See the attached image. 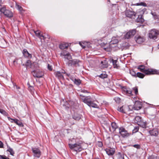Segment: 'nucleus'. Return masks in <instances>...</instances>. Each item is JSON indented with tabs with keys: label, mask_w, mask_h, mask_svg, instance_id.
I'll return each mask as SVG.
<instances>
[{
	"label": "nucleus",
	"mask_w": 159,
	"mask_h": 159,
	"mask_svg": "<svg viewBox=\"0 0 159 159\" xmlns=\"http://www.w3.org/2000/svg\"><path fill=\"white\" fill-rule=\"evenodd\" d=\"M138 69L140 71L147 75H152L158 74L159 71L156 69L148 68L144 65H139L138 66Z\"/></svg>",
	"instance_id": "nucleus-1"
},
{
	"label": "nucleus",
	"mask_w": 159,
	"mask_h": 159,
	"mask_svg": "<svg viewBox=\"0 0 159 159\" xmlns=\"http://www.w3.org/2000/svg\"><path fill=\"white\" fill-rule=\"evenodd\" d=\"M83 142L81 141L76 142L75 144H69V146L70 148L73 151H76V152L81 151L83 150L82 144Z\"/></svg>",
	"instance_id": "nucleus-2"
},
{
	"label": "nucleus",
	"mask_w": 159,
	"mask_h": 159,
	"mask_svg": "<svg viewBox=\"0 0 159 159\" xmlns=\"http://www.w3.org/2000/svg\"><path fill=\"white\" fill-rule=\"evenodd\" d=\"M118 42V41L117 39H112L111 40L109 44L105 43H101V46L105 50L109 51L110 49L112 47L111 45L117 43Z\"/></svg>",
	"instance_id": "nucleus-3"
},
{
	"label": "nucleus",
	"mask_w": 159,
	"mask_h": 159,
	"mask_svg": "<svg viewBox=\"0 0 159 159\" xmlns=\"http://www.w3.org/2000/svg\"><path fill=\"white\" fill-rule=\"evenodd\" d=\"M159 35V30L155 29H152L149 33V37L154 40L156 39Z\"/></svg>",
	"instance_id": "nucleus-4"
},
{
	"label": "nucleus",
	"mask_w": 159,
	"mask_h": 159,
	"mask_svg": "<svg viewBox=\"0 0 159 159\" xmlns=\"http://www.w3.org/2000/svg\"><path fill=\"white\" fill-rule=\"evenodd\" d=\"M2 13L3 14L4 16L7 17L11 18L13 16L12 12L10 10L6 9L5 6H3L2 7L1 14Z\"/></svg>",
	"instance_id": "nucleus-5"
},
{
	"label": "nucleus",
	"mask_w": 159,
	"mask_h": 159,
	"mask_svg": "<svg viewBox=\"0 0 159 159\" xmlns=\"http://www.w3.org/2000/svg\"><path fill=\"white\" fill-rule=\"evenodd\" d=\"M125 14L126 17L132 19H135L136 17V13L129 10H126Z\"/></svg>",
	"instance_id": "nucleus-6"
},
{
	"label": "nucleus",
	"mask_w": 159,
	"mask_h": 159,
	"mask_svg": "<svg viewBox=\"0 0 159 159\" xmlns=\"http://www.w3.org/2000/svg\"><path fill=\"white\" fill-rule=\"evenodd\" d=\"M119 133L123 137H127L129 135L127 131L123 127H121L119 128Z\"/></svg>",
	"instance_id": "nucleus-7"
},
{
	"label": "nucleus",
	"mask_w": 159,
	"mask_h": 159,
	"mask_svg": "<svg viewBox=\"0 0 159 159\" xmlns=\"http://www.w3.org/2000/svg\"><path fill=\"white\" fill-rule=\"evenodd\" d=\"M32 151L34 157L39 158L41 155V152L40 149L37 148H32Z\"/></svg>",
	"instance_id": "nucleus-8"
},
{
	"label": "nucleus",
	"mask_w": 159,
	"mask_h": 159,
	"mask_svg": "<svg viewBox=\"0 0 159 159\" xmlns=\"http://www.w3.org/2000/svg\"><path fill=\"white\" fill-rule=\"evenodd\" d=\"M136 33V31L135 30H130L125 35V39H129L133 37Z\"/></svg>",
	"instance_id": "nucleus-9"
},
{
	"label": "nucleus",
	"mask_w": 159,
	"mask_h": 159,
	"mask_svg": "<svg viewBox=\"0 0 159 159\" xmlns=\"http://www.w3.org/2000/svg\"><path fill=\"white\" fill-rule=\"evenodd\" d=\"M80 96L81 97V99L83 102L88 105L89 104V103L92 101V98L90 96H88L85 97L81 94L80 95Z\"/></svg>",
	"instance_id": "nucleus-10"
},
{
	"label": "nucleus",
	"mask_w": 159,
	"mask_h": 159,
	"mask_svg": "<svg viewBox=\"0 0 159 159\" xmlns=\"http://www.w3.org/2000/svg\"><path fill=\"white\" fill-rule=\"evenodd\" d=\"M117 110L124 113H126L130 111L129 107L126 105H123L120 107H118Z\"/></svg>",
	"instance_id": "nucleus-11"
},
{
	"label": "nucleus",
	"mask_w": 159,
	"mask_h": 159,
	"mask_svg": "<svg viewBox=\"0 0 159 159\" xmlns=\"http://www.w3.org/2000/svg\"><path fill=\"white\" fill-rule=\"evenodd\" d=\"M79 62L80 61L77 59L70 60L68 62V65L72 67L77 66H79Z\"/></svg>",
	"instance_id": "nucleus-12"
},
{
	"label": "nucleus",
	"mask_w": 159,
	"mask_h": 159,
	"mask_svg": "<svg viewBox=\"0 0 159 159\" xmlns=\"http://www.w3.org/2000/svg\"><path fill=\"white\" fill-rule=\"evenodd\" d=\"M33 75L34 77L40 78L42 77L44 75L42 71L34 70Z\"/></svg>",
	"instance_id": "nucleus-13"
},
{
	"label": "nucleus",
	"mask_w": 159,
	"mask_h": 159,
	"mask_svg": "<svg viewBox=\"0 0 159 159\" xmlns=\"http://www.w3.org/2000/svg\"><path fill=\"white\" fill-rule=\"evenodd\" d=\"M107 154L109 156L113 155L115 152V149L114 148H108L105 149Z\"/></svg>",
	"instance_id": "nucleus-14"
},
{
	"label": "nucleus",
	"mask_w": 159,
	"mask_h": 159,
	"mask_svg": "<svg viewBox=\"0 0 159 159\" xmlns=\"http://www.w3.org/2000/svg\"><path fill=\"white\" fill-rule=\"evenodd\" d=\"M135 40L137 43L141 44L145 40V38L143 36L138 35L135 37Z\"/></svg>",
	"instance_id": "nucleus-15"
},
{
	"label": "nucleus",
	"mask_w": 159,
	"mask_h": 159,
	"mask_svg": "<svg viewBox=\"0 0 159 159\" xmlns=\"http://www.w3.org/2000/svg\"><path fill=\"white\" fill-rule=\"evenodd\" d=\"M142 106V102L139 101H136L134 106L133 109L134 110H139L141 109Z\"/></svg>",
	"instance_id": "nucleus-16"
},
{
	"label": "nucleus",
	"mask_w": 159,
	"mask_h": 159,
	"mask_svg": "<svg viewBox=\"0 0 159 159\" xmlns=\"http://www.w3.org/2000/svg\"><path fill=\"white\" fill-rule=\"evenodd\" d=\"M9 120H11V122L12 123L14 122L17 125H18L19 126L23 127L24 126L22 123L17 119H13L12 118H9Z\"/></svg>",
	"instance_id": "nucleus-17"
},
{
	"label": "nucleus",
	"mask_w": 159,
	"mask_h": 159,
	"mask_svg": "<svg viewBox=\"0 0 159 159\" xmlns=\"http://www.w3.org/2000/svg\"><path fill=\"white\" fill-rule=\"evenodd\" d=\"M149 132L151 136H157L158 134V131L156 129H154L150 130Z\"/></svg>",
	"instance_id": "nucleus-18"
},
{
	"label": "nucleus",
	"mask_w": 159,
	"mask_h": 159,
	"mask_svg": "<svg viewBox=\"0 0 159 159\" xmlns=\"http://www.w3.org/2000/svg\"><path fill=\"white\" fill-rule=\"evenodd\" d=\"M123 90L124 92L128 96H130L133 95L132 91L130 89L124 88Z\"/></svg>",
	"instance_id": "nucleus-19"
},
{
	"label": "nucleus",
	"mask_w": 159,
	"mask_h": 159,
	"mask_svg": "<svg viewBox=\"0 0 159 159\" xmlns=\"http://www.w3.org/2000/svg\"><path fill=\"white\" fill-rule=\"evenodd\" d=\"M69 46V44L67 43H63L60 44L59 45V48L61 49H64L67 48Z\"/></svg>",
	"instance_id": "nucleus-20"
},
{
	"label": "nucleus",
	"mask_w": 159,
	"mask_h": 159,
	"mask_svg": "<svg viewBox=\"0 0 159 159\" xmlns=\"http://www.w3.org/2000/svg\"><path fill=\"white\" fill-rule=\"evenodd\" d=\"M23 53L25 57L29 58H31L32 57V55L29 53L26 49H24L23 50Z\"/></svg>",
	"instance_id": "nucleus-21"
},
{
	"label": "nucleus",
	"mask_w": 159,
	"mask_h": 159,
	"mask_svg": "<svg viewBox=\"0 0 159 159\" xmlns=\"http://www.w3.org/2000/svg\"><path fill=\"white\" fill-rule=\"evenodd\" d=\"M34 32L35 35L39 37L41 40L42 39L44 40L45 39V38L43 35L41 34L40 32L39 31H34Z\"/></svg>",
	"instance_id": "nucleus-22"
},
{
	"label": "nucleus",
	"mask_w": 159,
	"mask_h": 159,
	"mask_svg": "<svg viewBox=\"0 0 159 159\" xmlns=\"http://www.w3.org/2000/svg\"><path fill=\"white\" fill-rule=\"evenodd\" d=\"M115 157L116 159H124L123 154L120 152L116 154Z\"/></svg>",
	"instance_id": "nucleus-23"
},
{
	"label": "nucleus",
	"mask_w": 159,
	"mask_h": 159,
	"mask_svg": "<svg viewBox=\"0 0 159 159\" xmlns=\"http://www.w3.org/2000/svg\"><path fill=\"white\" fill-rule=\"evenodd\" d=\"M55 76L57 77L58 79H64V77L63 75H62L61 73L59 71L56 72L55 73Z\"/></svg>",
	"instance_id": "nucleus-24"
},
{
	"label": "nucleus",
	"mask_w": 159,
	"mask_h": 159,
	"mask_svg": "<svg viewBox=\"0 0 159 159\" xmlns=\"http://www.w3.org/2000/svg\"><path fill=\"white\" fill-rule=\"evenodd\" d=\"M136 21L137 22L143 23L144 21V20L142 15H139L138 16L136 20Z\"/></svg>",
	"instance_id": "nucleus-25"
},
{
	"label": "nucleus",
	"mask_w": 159,
	"mask_h": 159,
	"mask_svg": "<svg viewBox=\"0 0 159 159\" xmlns=\"http://www.w3.org/2000/svg\"><path fill=\"white\" fill-rule=\"evenodd\" d=\"M81 118V115L76 114H75L73 116V118L76 120H79Z\"/></svg>",
	"instance_id": "nucleus-26"
},
{
	"label": "nucleus",
	"mask_w": 159,
	"mask_h": 159,
	"mask_svg": "<svg viewBox=\"0 0 159 159\" xmlns=\"http://www.w3.org/2000/svg\"><path fill=\"white\" fill-rule=\"evenodd\" d=\"M111 125L113 131H115L116 129L117 128L116 123L114 122H112Z\"/></svg>",
	"instance_id": "nucleus-27"
},
{
	"label": "nucleus",
	"mask_w": 159,
	"mask_h": 159,
	"mask_svg": "<svg viewBox=\"0 0 159 159\" xmlns=\"http://www.w3.org/2000/svg\"><path fill=\"white\" fill-rule=\"evenodd\" d=\"M141 120V117L139 116H137L135 117L134 121L135 123H137V124Z\"/></svg>",
	"instance_id": "nucleus-28"
},
{
	"label": "nucleus",
	"mask_w": 159,
	"mask_h": 159,
	"mask_svg": "<svg viewBox=\"0 0 159 159\" xmlns=\"http://www.w3.org/2000/svg\"><path fill=\"white\" fill-rule=\"evenodd\" d=\"M88 105L90 107L94 108H97L98 107V105L96 103H94L92 101L89 103V104H88Z\"/></svg>",
	"instance_id": "nucleus-29"
},
{
	"label": "nucleus",
	"mask_w": 159,
	"mask_h": 159,
	"mask_svg": "<svg viewBox=\"0 0 159 159\" xmlns=\"http://www.w3.org/2000/svg\"><path fill=\"white\" fill-rule=\"evenodd\" d=\"M145 76V75L140 72H138L136 73V77H138L139 78L142 79Z\"/></svg>",
	"instance_id": "nucleus-30"
},
{
	"label": "nucleus",
	"mask_w": 159,
	"mask_h": 159,
	"mask_svg": "<svg viewBox=\"0 0 159 159\" xmlns=\"http://www.w3.org/2000/svg\"><path fill=\"white\" fill-rule=\"evenodd\" d=\"M114 68H118V66L117 64V61L116 60H112Z\"/></svg>",
	"instance_id": "nucleus-31"
},
{
	"label": "nucleus",
	"mask_w": 159,
	"mask_h": 159,
	"mask_svg": "<svg viewBox=\"0 0 159 159\" xmlns=\"http://www.w3.org/2000/svg\"><path fill=\"white\" fill-rule=\"evenodd\" d=\"M68 53L66 51H63L60 53V55L61 56H64V58H66V55Z\"/></svg>",
	"instance_id": "nucleus-32"
},
{
	"label": "nucleus",
	"mask_w": 159,
	"mask_h": 159,
	"mask_svg": "<svg viewBox=\"0 0 159 159\" xmlns=\"http://www.w3.org/2000/svg\"><path fill=\"white\" fill-rule=\"evenodd\" d=\"M138 125L143 128H145L146 126V124L145 122L143 121L142 120L139 122Z\"/></svg>",
	"instance_id": "nucleus-33"
},
{
	"label": "nucleus",
	"mask_w": 159,
	"mask_h": 159,
	"mask_svg": "<svg viewBox=\"0 0 159 159\" xmlns=\"http://www.w3.org/2000/svg\"><path fill=\"white\" fill-rule=\"evenodd\" d=\"M31 65V61L30 60H27L26 62V64L25 65V66H26L27 67H30Z\"/></svg>",
	"instance_id": "nucleus-34"
},
{
	"label": "nucleus",
	"mask_w": 159,
	"mask_h": 159,
	"mask_svg": "<svg viewBox=\"0 0 159 159\" xmlns=\"http://www.w3.org/2000/svg\"><path fill=\"white\" fill-rule=\"evenodd\" d=\"M130 73L133 76L136 77V74L133 70L131 69L130 70Z\"/></svg>",
	"instance_id": "nucleus-35"
},
{
	"label": "nucleus",
	"mask_w": 159,
	"mask_h": 159,
	"mask_svg": "<svg viewBox=\"0 0 159 159\" xmlns=\"http://www.w3.org/2000/svg\"><path fill=\"white\" fill-rule=\"evenodd\" d=\"M74 83L77 85H79L81 84V80L79 79H75L74 81Z\"/></svg>",
	"instance_id": "nucleus-36"
},
{
	"label": "nucleus",
	"mask_w": 159,
	"mask_h": 159,
	"mask_svg": "<svg viewBox=\"0 0 159 159\" xmlns=\"http://www.w3.org/2000/svg\"><path fill=\"white\" fill-rule=\"evenodd\" d=\"M7 151L9 152L11 155L13 156V155L14 154V152L12 149L10 148L7 150Z\"/></svg>",
	"instance_id": "nucleus-37"
},
{
	"label": "nucleus",
	"mask_w": 159,
	"mask_h": 159,
	"mask_svg": "<svg viewBox=\"0 0 159 159\" xmlns=\"http://www.w3.org/2000/svg\"><path fill=\"white\" fill-rule=\"evenodd\" d=\"M16 8L19 11H23V9L21 6L16 4Z\"/></svg>",
	"instance_id": "nucleus-38"
},
{
	"label": "nucleus",
	"mask_w": 159,
	"mask_h": 159,
	"mask_svg": "<svg viewBox=\"0 0 159 159\" xmlns=\"http://www.w3.org/2000/svg\"><path fill=\"white\" fill-rule=\"evenodd\" d=\"M99 77L102 79H104L107 78V75L106 74H102L99 76Z\"/></svg>",
	"instance_id": "nucleus-39"
},
{
	"label": "nucleus",
	"mask_w": 159,
	"mask_h": 159,
	"mask_svg": "<svg viewBox=\"0 0 159 159\" xmlns=\"http://www.w3.org/2000/svg\"><path fill=\"white\" fill-rule=\"evenodd\" d=\"M0 112L4 115L6 116L7 114L6 111L2 109H0Z\"/></svg>",
	"instance_id": "nucleus-40"
},
{
	"label": "nucleus",
	"mask_w": 159,
	"mask_h": 159,
	"mask_svg": "<svg viewBox=\"0 0 159 159\" xmlns=\"http://www.w3.org/2000/svg\"><path fill=\"white\" fill-rule=\"evenodd\" d=\"M133 90L134 91L135 95H137L138 94V89L137 87L134 88Z\"/></svg>",
	"instance_id": "nucleus-41"
},
{
	"label": "nucleus",
	"mask_w": 159,
	"mask_h": 159,
	"mask_svg": "<svg viewBox=\"0 0 159 159\" xmlns=\"http://www.w3.org/2000/svg\"><path fill=\"white\" fill-rule=\"evenodd\" d=\"M71 58L72 57L70 55V54L68 53L66 55V59H67V60L69 61L70 60V59H71Z\"/></svg>",
	"instance_id": "nucleus-42"
},
{
	"label": "nucleus",
	"mask_w": 159,
	"mask_h": 159,
	"mask_svg": "<svg viewBox=\"0 0 159 159\" xmlns=\"http://www.w3.org/2000/svg\"><path fill=\"white\" fill-rule=\"evenodd\" d=\"M138 5H140V6H143L144 7H146L147 6V4H146L144 2H141L140 3H137Z\"/></svg>",
	"instance_id": "nucleus-43"
},
{
	"label": "nucleus",
	"mask_w": 159,
	"mask_h": 159,
	"mask_svg": "<svg viewBox=\"0 0 159 159\" xmlns=\"http://www.w3.org/2000/svg\"><path fill=\"white\" fill-rule=\"evenodd\" d=\"M0 159H10L5 155H0Z\"/></svg>",
	"instance_id": "nucleus-44"
},
{
	"label": "nucleus",
	"mask_w": 159,
	"mask_h": 159,
	"mask_svg": "<svg viewBox=\"0 0 159 159\" xmlns=\"http://www.w3.org/2000/svg\"><path fill=\"white\" fill-rule=\"evenodd\" d=\"M152 14L153 16L155 19H157L158 16L155 12L152 13Z\"/></svg>",
	"instance_id": "nucleus-45"
},
{
	"label": "nucleus",
	"mask_w": 159,
	"mask_h": 159,
	"mask_svg": "<svg viewBox=\"0 0 159 159\" xmlns=\"http://www.w3.org/2000/svg\"><path fill=\"white\" fill-rule=\"evenodd\" d=\"M132 146L137 149H139L140 148V146L138 144L134 145H132Z\"/></svg>",
	"instance_id": "nucleus-46"
},
{
	"label": "nucleus",
	"mask_w": 159,
	"mask_h": 159,
	"mask_svg": "<svg viewBox=\"0 0 159 159\" xmlns=\"http://www.w3.org/2000/svg\"><path fill=\"white\" fill-rule=\"evenodd\" d=\"M97 145L100 147H102L103 146V144L101 142L98 141L97 143Z\"/></svg>",
	"instance_id": "nucleus-47"
},
{
	"label": "nucleus",
	"mask_w": 159,
	"mask_h": 159,
	"mask_svg": "<svg viewBox=\"0 0 159 159\" xmlns=\"http://www.w3.org/2000/svg\"><path fill=\"white\" fill-rule=\"evenodd\" d=\"M104 62L103 61H101V64H103V66H102V68H106L107 67V65H106V64H103V63Z\"/></svg>",
	"instance_id": "nucleus-48"
},
{
	"label": "nucleus",
	"mask_w": 159,
	"mask_h": 159,
	"mask_svg": "<svg viewBox=\"0 0 159 159\" xmlns=\"http://www.w3.org/2000/svg\"><path fill=\"white\" fill-rule=\"evenodd\" d=\"M139 128L138 127H136L134 128V129L133 130L134 132H136L139 130Z\"/></svg>",
	"instance_id": "nucleus-49"
},
{
	"label": "nucleus",
	"mask_w": 159,
	"mask_h": 159,
	"mask_svg": "<svg viewBox=\"0 0 159 159\" xmlns=\"http://www.w3.org/2000/svg\"><path fill=\"white\" fill-rule=\"evenodd\" d=\"M48 69L50 71H51L52 70V66H51L49 64H48Z\"/></svg>",
	"instance_id": "nucleus-50"
},
{
	"label": "nucleus",
	"mask_w": 159,
	"mask_h": 159,
	"mask_svg": "<svg viewBox=\"0 0 159 159\" xmlns=\"http://www.w3.org/2000/svg\"><path fill=\"white\" fill-rule=\"evenodd\" d=\"M149 159H159V158L157 157L151 156L150 157Z\"/></svg>",
	"instance_id": "nucleus-51"
},
{
	"label": "nucleus",
	"mask_w": 159,
	"mask_h": 159,
	"mask_svg": "<svg viewBox=\"0 0 159 159\" xmlns=\"http://www.w3.org/2000/svg\"><path fill=\"white\" fill-rule=\"evenodd\" d=\"M3 147V143L0 141V148H2Z\"/></svg>",
	"instance_id": "nucleus-52"
},
{
	"label": "nucleus",
	"mask_w": 159,
	"mask_h": 159,
	"mask_svg": "<svg viewBox=\"0 0 159 159\" xmlns=\"http://www.w3.org/2000/svg\"><path fill=\"white\" fill-rule=\"evenodd\" d=\"M82 92L84 93H88V91L86 90H83Z\"/></svg>",
	"instance_id": "nucleus-53"
},
{
	"label": "nucleus",
	"mask_w": 159,
	"mask_h": 159,
	"mask_svg": "<svg viewBox=\"0 0 159 159\" xmlns=\"http://www.w3.org/2000/svg\"><path fill=\"white\" fill-rule=\"evenodd\" d=\"M79 44H80V45L83 47V48H85V46H83L82 44L80 43H79Z\"/></svg>",
	"instance_id": "nucleus-54"
},
{
	"label": "nucleus",
	"mask_w": 159,
	"mask_h": 159,
	"mask_svg": "<svg viewBox=\"0 0 159 159\" xmlns=\"http://www.w3.org/2000/svg\"><path fill=\"white\" fill-rule=\"evenodd\" d=\"M28 85H29V87H30L32 89H33V87L31 86H30V85L29 84H28Z\"/></svg>",
	"instance_id": "nucleus-55"
},
{
	"label": "nucleus",
	"mask_w": 159,
	"mask_h": 159,
	"mask_svg": "<svg viewBox=\"0 0 159 159\" xmlns=\"http://www.w3.org/2000/svg\"><path fill=\"white\" fill-rule=\"evenodd\" d=\"M66 75L68 76V77H69L70 75V74H67V73H66Z\"/></svg>",
	"instance_id": "nucleus-56"
},
{
	"label": "nucleus",
	"mask_w": 159,
	"mask_h": 159,
	"mask_svg": "<svg viewBox=\"0 0 159 159\" xmlns=\"http://www.w3.org/2000/svg\"><path fill=\"white\" fill-rule=\"evenodd\" d=\"M62 73H63L66 74V72L65 70H63V71L62 72Z\"/></svg>",
	"instance_id": "nucleus-57"
},
{
	"label": "nucleus",
	"mask_w": 159,
	"mask_h": 159,
	"mask_svg": "<svg viewBox=\"0 0 159 159\" xmlns=\"http://www.w3.org/2000/svg\"><path fill=\"white\" fill-rule=\"evenodd\" d=\"M158 48L159 49V44L158 45Z\"/></svg>",
	"instance_id": "nucleus-58"
},
{
	"label": "nucleus",
	"mask_w": 159,
	"mask_h": 159,
	"mask_svg": "<svg viewBox=\"0 0 159 159\" xmlns=\"http://www.w3.org/2000/svg\"><path fill=\"white\" fill-rule=\"evenodd\" d=\"M25 64H23V66H25Z\"/></svg>",
	"instance_id": "nucleus-59"
},
{
	"label": "nucleus",
	"mask_w": 159,
	"mask_h": 159,
	"mask_svg": "<svg viewBox=\"0 0 159 159\" xmlns=\"http://www.w3.org/2000/svg\"><path fill=\"white\" fill-rule=\"evenodd\" d=\"M117 99H119L120 100V99H119V98H117Z\"/></svg>",
	"instance_id": "nucleus-60"
},
{
	"label": "nucleus",
	"mask_w": 159,
	"mask_h": 159,
	"mask_svg": "<svg viewBox=\"0 0 159 159\" xmlns=\"http://www.w3.org/2000/svg\"><path fill=\"white\" fill-rule=\"evenodd\" d=\"M105 62H106V61H105L104 62L105 63Z\"/></svg>",
	"instance_id": "nucleus-61"
}]
</instances>
